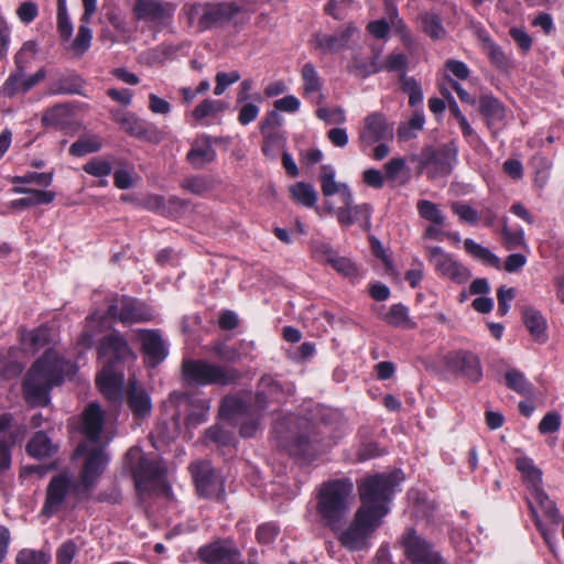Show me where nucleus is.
<instances>
[{
  "instance_id": "6e6552de",
  "label": "nucleus",
  "mask_w": 564,
  "mask_h": 564,
  "mask_svg": "<svg viewBox=\"0 0 564 564\" xmlns=\"http://www.w3.org/2000/svg\"><path fill=\"white\" fill-rule=\"evenodd\" d=\"M124 466L134 481L135 490L143 494L165 475L164 468L155 459L149 458L141 447L133 446L124 455Z\"/></svg>"
},
{
  "instance_id": "b1692460",
  "label": "nucleus",
  "mask_w": 564,
  "mask_h": 564,
  "mask_svg": "<svg viewBox=\"0 0 564 564\" xmlns=\"http://www.w3.org/2000/svg\"><path fill=\"white\" fill-rule=\"evenodd\" d=\"M124 369L102 367L96 377L101 394L113 405H120L123 399Z\"/></svg>"
},
{
  "instance_id": "423d86ee",
  "label": "nucleus",
  "mask_w": 564,
  "mask_h": 564,
  "mask_svg": "<svg viewBox=\"0 0 564 564\" xmlns=\"http://www.w3.org/2000/svg\"><path fill=\"white\" fill-rule=\"evenodd\" d=\"M281 444L290 456L307 462L316 459L328 447L319 427L307 421L300 425L296 433L284 437Z\"/></svg>"
},
{
  "instance_id": "79ce46f5",
  "label": "nucleus",
  "mask_w": 564,
  "mask_h": 564,
  "mask_svg": "<svg viewBox=\"0 0 564 564\" xmlns=\"http://www.w3.org/2000/svg\"><path fill=\"white\" fill-rule=\"evenodd\" d=\"M289 192L294 202L305 207H313L317 202V193L310 183L297 182L290 186Z\"/></svg>"
},
{
  "instance_id": "7ed1b4c3",
  "label": "nucleus",
  "mask_w": 564,
  "mask_h": 564,
  "mask_svg": "<svg viewBox=\"0 0 564 564\" xmlns=\"http://www.w3.org/2000/svg\"><path fill=\"white\" fill-rule=\"evenodd\" d=\"M354 484L349 478H336L322 482L316 492V516L318 523L340 535L344 531L349 499Z\"/></svg>"
},
{
  "instance_id": "ea45409f",
  "label": "nucleus",
  "mask_w": 564,
  "mask_h": 564,
  "mask_svg": "<svg viewBox=\"0 0 564 564\" xmlns=\"http://www.w3.org/2000/svg\"><path fill=\"white\" fill-rule=\"evenodd\" d=\"M377 59V55H373L370 59H365L358 55H355L347 66V70L358 77L366 78L382 70V65L379 64Z\"/></svg>"
},
{
  "instance_id": "774afa93",
  "label": "nucleus",
  "mask_w": 564,
  "mask_h": 564,
  "mask_svg": "<svg viewBox=\"0 0 564 564\" xmlns=\"http://www.w3.org/2000/svg\"><path fill=\"white\" fill-rule=\"evenodd\" d=\"M263 137L262 153L265 156H273L275 150L282 144L283 138L280 131L261 132Z\"/></svg>"
},
{
  "instance_id": "2eb2a0df",
  "label": "nucleus",
  "mask_w": 564,
  "mask_h": 564,
  "mask_svg": "<svg viewBox=\"0 0 564 564\" xmlns=\"http://www.w3.org/2000/svg\"><path fill=\"white\" fill-rule=\"evenodd\" d=\"M447 371L471 383L482 379V367L479 357L470 350L457 349L447 352L443 359Z\"/></svg>"
},
{
  "instance_id": "6ab92c4d",
  "label": "nucleus",
  "mask_w": 564,
  "mask_h": 564,
  "mask_svg": "<svg viewBox=\"0 0 564 564\" xmlns=\"http://www.w3.org/2000/svg\"><path fill=\"white\" fill-rule=\"evenodd\" d=\"M197 558L204 564H245L242 554L228 539H217L197 550Z\"/></svg>"
},
{
  "instance_id": "6e6d98bb",
  "label": "nucleus",
  "mask_w": 564,
  "mask_h": 564,
  "mask_svg": "<svg viewBox=\"0 0 564 564\" xmlns=\"http://www.w3.org/2000/svg\"><path fill=\"white\" fill-rule=\"evenodd\" d=\"M319 183L324 196H333L341 189L335 181V170L330 165H323L321 169Z\"/></svg>"
},
{
  "instance_id": "f3484780",
  "label": "nucleus",
  "mask_w": 564,
  "mask_h": 564,
  "mask_svg": "<svg viewBox=\"0 0 564 564\" xmlns=\"http://www.w3.org/2000/svg\"><path fill=\"white\" fill-rule=\"evenodd\" d=\"M175 7L161 0H135L132 13L135 20L153 25L156 30L166 26L174 14Z\"/></svg>"
},
{
  "instance_id": "f03ea898",
  "label": "nucleus",
  "mask_w": 564,
  "mask_h": 564,
  "mask_svg": "<svg viewBox=\"0 0 564 564\" xmlns=\"http://www.w3.org/2000/svg\"><path fill=\"white\" fill-rule=\"evenodd\" d=\"M73 370L70 361L53 349H47L31 366L23 381L24 398L28 403L45 406L50 402V392L64 382L65 376Z\"/></svg>"
},
{
  "instance_id": "cd10ccee",
  "label": "nucleus",
  "mask_w": 564,
  "mask_h": 564,
  "mask_svg": "<svg viewBox=\"0 0 564 564\" xmlns=\"http://www.w3.org/2000/svg\"><path fill=\"white\" fill-rule=\"evenodd\" d=\"M217 153L213 148V138L204 134L192 143L186 160L194 169H202L205 164L216 160Z\"/></svg>"
},
{
  "instance_id": "a211bd4d",
  "label": "nucleus",
  "mask_w": 564,
  "mask_h": 564,
  "mask_svg": "<svg viewBox=\"0 0 564 564\" xmlns=\"http://www.w3.org/2000/svg\"><path fill=\"white\" fill-rule=\"evenodd\" d=\"M457 151L443 144L440 148H425L421 154V164L426 169V176L430 180L448 176L456 162Z\"/></svg>"
},
{
  "instance_id": "f8f14e48",
  "label": "nucleus",
  "mask_w": 564,
  "mask_h": 564,
  "mask_svg": "<svg viewBox=\"0 0 564 564\" xmlns=\"http://www.w3.org/2000/svg\"><path fill=\"white\" fill-rule=\"evenodd\" d=\"M188 470L198 497L216 501L225 499L224 481L209 460L193 462Z\"/></svg>"
},
{
  "instance_id": "a878e982",
  "label": "nucleus",
  "mask_w": 564,
  "mask_h": 564,
  "mask_svg": "<svg viewBox=\"0 0 564 564\" xmlns=\"http://www.w3.org/2000/svg\"><path fill=\"white\" fill-rule=\"evenodd\" d=\"M479 112L487 128L496 134L506 118V108L502 102L491 95H484L479 98Z\"/></svg>"
},
{
  "instance_id": "de8ad7c7",
  "label": "nucleus",
  "mask_w": 564,
  "mask_h": 564,
  "mask_svg": "<svg viewBox=\"0 0 564 564\" xmlns=\"http://www.w3.org/2000/svg\"><path fill=\"white\" fill-rule=\"evenodd\" d=\"M502 245L507 250H517L519 248H527L524 239V232L522 229L512 231L507 224V219H503L501 228Z\"/></svg>"
},
{
  "instance_id": "a19ab883",
  "label": "nucleus",
  "mask_w": 564,
  "mask_h": 564,
  "mask_svg": "<svg viewBox=\"0 0 564 564\" xmlns=\"http://www.w3.org/2000/svg\"><path fill=\"white\" fill-rule=\"evenodd\" d=\"M505 383L510 390L522 397L529 398L533 395V384L525 378L523 372L517 369H511L506 372Z\"/></svg>"
},
{
  "instance_id": "473e14b6",
  "label": "nucleus",
  "mask_w": 564,
  "mask_h": 564,
  "mask_svg": "<svg viewBox=\"0 0 564 564\" xmlns=\"http://www.w3.org/2000/svg\"><path fill=\"white\" fill-rule=\"evenodd\" d=\"M516 468L521 473L530 494L543 488L542 470L534 465L532 458L523 456L516 459Z\"/></svg>"
},
{
  "instance_id": "aec40b11",
  "label": "nucleus",
  "mask_w": 564,
  "mask_h": 564,
  "mask_svg": "<svg viewBox=\"0 0 564 564\" xmlns=\"http://www.w3.org/2000/svg\"><path fill=\"white\" fill-rule=\"evenodd\" d=\"M113 120L130 137L150 143H159L162 140V132L154 123L139 118L133 112L118 110L113 113Z\"/></svg>"
},
{
  "instance_id": "5701e85b",
  "label": "nucleus",
  "mask_w": 564,
  "mask_h": 564,
  "mask_svg": "<svg viewBox=\"0 0 564 564\" xmlns=\"http://www.w3.org/2000/svg\"><path fill=\"white\" fill-rule=\"evenodd\" d=\"M140 343V350L144 362L152 368L159 366L167 357L169 350L159 329H143L135 332Z\"/></svg>"
},
{
  "instance_id": "4be33fe9",
  "label": "nucleus",
  "mask_w": 564,
  "mask_h": 564,
  "mask_svg": "<svg viewBox=\"0 0 564 564\" xmlns=\"http://www.w3.org/2000/svg\"><path fill=\"white\" fill-rule=\"evenodd\" d=\"M25 427L13 424L11 413L0 414V474H4L12 462V448L23 437Z\"/></svg>"
},
{
  "instance_id": "052dcab7",
  "label": "nucleus",
  "mask_w": 564,
  "mask_h": 564,
  "mask_svg": "<svg viewBox=\"0 0 564 564\" xmlns=\"http://www.w3.org/2000/svg\"><path fill=\"white\" fill-rule=\"evenodd\" d=\"M451 209L458 216L460 223L475 226L479 220L478 212L464 202H453Z\"/></svg>"
},
{
  "instance_id": "58836bf2",
  "label": "nucleus",
  "mask_w": 564,
  "mask_h": 564,
  "mask_svg": "<svg viewBox=\"0 0 564 564\" xmlns=\"http://www.w3.org/2000/svg\"><path fill=\"white\" fill-rule=\"evenodd\" d=\"M465 251L470 254L473 258L481 261L484 264L492 267L495 269H500L501 262L500 259L491 252L488 248L482 247L477 243L475 240L470 238H466L464 240Z\"/></svg>"
},
{
  "instance_id": "7c9ffc66",
  "label": "nucleus",
  "mask_w": 564,
  "mask_h": 564,
  "mask_svg": "<svg viewBox=\"0 0 564 564\" xmlns=\"http://www.w3.org/2000/svg\"><path fill=\"white\" fill-rule=\"evenodd\" d=\"M25 449L29 456L43 459L53 457L57 453L58 446L52 443L45 432L37 431L28 442Z\"/></svg>"
},
{
  "instance_id": "0e129e2a",
  "label": "nucleus",
  "mask_w": 564,
  "mask_h": 564,
  "mask_svg": "<svg viewBox=\"0 0 564 564\" xmlns=\"http://www.w3.org/2000/svg\"><path fill=\"white\" fill-rule=\"evenodd\" d=\"M562 423L561 414L556 411L547 412L538 425V430L541 434H551L560 430Z\"/></svg>"
},
{
  "instance_id": "13d9d810",
  "label": "nucleus",
  "mask_w": 564,
  "mask_h": 564,
  "mask_svg": "<svg viewBox=\"0 0 564 564\" xmlns=\"http://www.w3.org/2000/svg\"><path fill=\"white\" fill-rule=\"evenodd\" d=\"M50 561V553L33 549H22L18 552L15 557L17 564H48Z\"/></svg>"
},
{
  "instance_id": "2f4dec72",
  "label": "nucleus",
  "mask_w": 564,
  "mask_h": 564,
  "mask_svg": "<svg viewBox=\"0 0 564 564\" xmlns=\"http://www.w3.org/2000/svg\"><path fill=\"white\" fill-rule=\"evenodd\" d=\"M239 11L240 8L235 2H223L210 6L200 17L199 23L204 26H209L212 24L226 22L231 20Z\"/></svg>"
},
{
  "instance_id": "f704fd0d",
  "label": "nucleus",
  "mask_w": 564,
  "mask_h": 564,
  "mask_svg": "<svg viewBox=\"0 0 564 564\" xmlns=\"http://www.w3.org/2000/svg\"><path fill=\"white\" fill-rule=\"evenodd\" d=\"M219 413L226 419H236L249 416L251 414L257 415V410L253 404H248L241 398L238 397H225L221 400Z\"/></svg>"
},
{
  "instance_id": "f257e3e1",
  "label": "nucleus",
  "mask_w": 564,
  "mask_h": 564,
  "mask_svg": "<svg viewBox=\"0 0 564 564\" xmlns=\"http://www.w3.org/2000/svg\"><path fill=\"white\" fill-rule=\"evenodd\" d=\"M399 479L395 473L367 475L357 480L360 506L345 531L338 536L339 543L348 551L366 547L368 539L381 527L390 512Z\"/></svg>"
},
{
  "instance_id": "37998d69",
  "label": "nucleus",
  "mask_w": 564,
  "mask_h": 564,
  "mask_svg": "<svg viewBox=\"0 0 564 564\" xmlns=\"http://www.w3.org/2000/svg\"><path fill=\"white\" fill-rule=\"evenodd\" d=\"M419 216L435 225H446V216L440 209L438 205L429 199H419L416 203Z\"/></svg>"
},
{
  "instance_id": "c03bdc74",
  "label": "nucleus",
  "mask_w": 564,
  "mask_h": 564,
  "mask_svg": "<svg viewBox=\"0 0 564 564\" xmlns=\"http://www.w3.org/2000/svg\"><path fill=\"white\" fill-rule=\"evenodd\" d=\"M37 52L35 41H26L22 44L20 50L14 54V69L15 72L26 73L31 62L34 59Z\"/></svg>"
},
{
  "instance_id": "49530a36",
  "label": "nucleus",
  "mask_w": 564,
  "mask_h": 564,
  "mask_svg": "<svg viewBox=\"0 0 564 564\" xmlns=\"http://www.w3.org/2000/svg\"><path fill=\"white\" fill-rule=\"evenodd\" d=\"M281 532V527L276 521H267L259 524L256 529V541L263 546L273 544Z\"/></svg>"
},
{
  "instance_id": "9b49d317",
  "label": "nucleus",
  "mask_w": 564,
  "mask_h": 564,
  "mask_svg": "<svg viewBox=\"0 0 564 564\" xmlns=\"http://www.w3.org/2000/svg\"><path fill=\"white\" fill-rule=\"evenodd\" d=\"M97 355L102 367L108 368L124 369L127 364L137 359L128 339L117 329H112L100 338L97 345Z\"/></svg>"
},
{
  "instance_id": "bf43d9fd",
  "label": "nucleus",
  "mask_w": 564,
  "mask_h": 564,
  "mask_svg": "<svg viewBox=\"0 0 564 564\" xmlns=\"http://www.w3.org/2000/svg\"><path fill=\"white\" fill-rule=\"evenodd\" d=\"M53 172L37 173L26 172L24 175H17L11 178L12 184H37L47 187L53 182Z\"/></svg>"
},
{
  "instance_id": "4468645a",
  "label": "nucleus",
  "mask_w": 564,
  "mask_h": 564,
  "mask_svg": "<svg viewBox=\"0 0 564 564\" xmlns=\"http://www.w3.org/2000/svg\"><path fill=\"white\" fill-rule=\"evenodd\" d=\"M76 454H86L79 471V485L82 486V492H89L105 473L109 463V456L102 447H95L87 452V447L84 444L77 446Z\"/></svg>"
},
{
  "instance_id": "4d7b16f0",
  "label": "nucleus",
  "mask_w": 564,
  "mask_h": 564,
  "mask_svg": "<svg viewBox=\"0 0 564 564\" xmlns=\"http://www.w3.org/2000/svg\"><path fill=\"white\" fill-rule=\"evenodd\" d=\"M224 110V102L215 99H204L193 110L195 120L200 121L207 117H214Z\"/></svg>"
},
{
  "instance_id": "3c124183",
  "label": "nucleus",
  "mask_w": 564,
  "mask_h": 564,
  "mask_svg": "<svg viewBox=\"0 0 564 564\" xmlns=\"http://www.w3.org/2000/svg\"><path fill=\"white\" fill-rule=\"evenodd\" d=\"M209 350L220 360L234 362L241 358L239 348L229 346L225 340L216 339L210 343Z\"/></svg>"
},
{
  "instance_id": "dca6fc26",
  "label": "nucleus",
  "mask_w": 564,
  "mask_h": 564,
  "mask_svg": "<svg viewBox=\"0 0 564 564\" xmlns=\"http://www.w3.org/2000/svg\"><path fill=\"white\" fill-rule=\"evenodd\" d=\"M393 130V123L388 121L384 113L376 111L366 116L358 135L361 152L367 153L377 142L392 140Z\"/></svg>"
},
{
  "instance_id": "e433bc0d",
  "label": "nucleus",
  "mask_w": 564,
  "mask_h": 564,
  "mask_svg": "<svg viewBox=\"0 0 564 564\" xmlns=\"http://www.w3.org/2000/svg\"><path fill=\"white\" fill-rule=\"evenodd\" d=\"M382 321L395 328L413 329L415 327V323L410 318L409 308L402 303L392 304L382 316Z\"/></svg>"
},
{
  "instance_id": "c756f323",
  "label": "nucleus",
  "mask_w": 564,
  "mask_h": 564,
  "mask_svg": "<svg viewBox=\"0 0 564 564\" xmlns=\"http://www.w3.org/2000/svg\"><path fill=\"white\" fill-rule=\"evenodd\" d=\"M523 323L532 338L540 344L547 340L546 321L540 311L532 306H525L521 311Z\"/></svg>"
},
{
  "instance_id": "5fc2aeb1",
  "label": "nucleus",
  "mask_w": 564,
  "mask_h": 564,
  "mask_svg": "<svg viewBox=\"0 0 564 564\" xmlns=\"http://www.w3.org/2000/svg\"><path fill=\"white\" fill-rule=\"evenodd\" d=\"M423 32L433 40L442 39L445 34L441 18L435 13H425L421 17Z\"/></svg>"
},
{
  "instance_id": "393cba45",
  "label": "nucleus",
  "mask_w": 564,
  "mask_h": 564,
  "mask_svg": "<svg viewBox=\"0 0 564 564\" xmlns=\"http://www.w3.org/2000/svg\"><path fill=\"white\" fill-rule=\"evenodd\" d=\"M46 77L44 67L37 69L34 74L26 76L24 73L12 70L1 86V94L4 97L12 98L19 94H26Z\"/></svg>"
},
{
  "instance_id": "39448f33",
  "label": "nucleus",
  "mask_w": 564,
  "mask_h": 564,
  "mask_svg": "<svg viewBox=\"0 0 564 564\" xmlns=\"http://www.w3.org/2000/svg\"><path fill=\"white\" fill-rule=\"evenodd\" d=\"M533 501L527 498V505L529 514L534 523L535 529L541 534L544 543L547 545L552 553H555L556 531L551 530L543 522L541 516L538 512L540 508L544 518L552 524L558 525L564 522V517L561 514L560 509L554 500L550 498L544 488L538 489L531 494Z\"/></svg>"
},
{
  "instance_id": "9d476101",
  "label": "nucleus",
  "mask_w": 564,
  "mask_h": 564,
  "mask_svg": "<svg viewBox=\"0 0 564 564\" xmlns=\"http://www.w3.org/2000/svg\"><path fill=\"white\" fill-rule=\"evenodd\" d=\"M105 317L122 325H133L151 322L155 314L145 302L130 295L116 294L108 303Z\"/></svg>"
},
{
  "instance_id": "09e8293b",
  "label": "nucleus",
  "mask_w": 564,
  "mask_h": 564,
  "mask_svg": "<svg viewBox=\"0 0 564 564\" xmlns=\"http://www.w3.org/2000/svg\"><path fill=\"white\" fill-rule=\"evenodd\" d=\"M83 171L94 177H106L111 174V161L104 156H95L83 165Z\"/></svg>"
},
{
  "instance_id": "c9c22d12",
  "label": "nucleus",
  "mask_w": 564,
  "mask_h": 564,
  "mask_svg": "<svg viewBox=\"0 0 564 564\" xmlns=\"http://www.w3.org/2000/svg\"><path fill=\"white\" fill-rule=\"evenodd\" d=\"M186 403L189 406V411L185 417V424L188 427H196L207 420V413L209 411L208 400L191 395L186 397Z\"/></svg>"
},
{
  "instance_id": "603ef678",
  "label": "nucleus",
  "mask_w": 564,
  "mask_h": 564,
  "mask_svg": "<svg viewBox=\"0 0 564 564\" xmlns=\"http://www.w3.org/2000/svg\"><path fill=\"white\" fill-rule=\"evenodd\" d=\"M303 89L305 95L319 93L322 89L321 78L312 63L304 64L302 68Z\"/></svg>"
},
{
  "instance_id": "69168bd1",
  "label": "nucleus",
  "mask_w": 564,
  "mask_h": 564,
  "mask_svg": "<svg viewBox=\"0 0 564 564\" xmlns=\"http://www.w3.org/2000/svg\"><path fill=\"white\" fill-rule=\"evenodd\" d=\"M78 552L74 540H66L56 550V564H70Z\"/></svg>"
},
{
  "instance_id": "864d4df0",
  "label": "nucleus",
  "mask_w": 564,
  "mask_h": 564,
  "mask_svg": "<svg viewBox=\"0 0 564 564\" xmlns=\"http://www.w3.org/2000/svg\"><path fill=\"white\" fill-rule=\"evenodd\" d=\"M401 90L409 96V105L415 107L423 101V91L421 85L413 77H406L404 74L400 78Z\"/></svg>"
},
{
  "instance_id": "0eeeda50",
  "label": "nucleus",
  "mask_w": 564,
  "mask_h": 564,
  "mask_svg": "<svg viewBox=\"0 0 564 564\" xmlns=\"http://www.w3.org/2000/svg\"><path fill=\"white\" fill-rule=\"evenodd\" d=\"M395 545L402 550L410 564H448L435 544L421 535L414 527H406Z\"/></svg>"
},
{
  "instance_id": "412c9836",
  "label": "nucleus",
  "mask_w": 564,
  "mask_h": 564,
  "mask_svg": "<svg viewBox=\"0 0 564 564\" xmlns=\"http://www.w3.org/2000/svg\"><path fill=\"white\" fill-rule=\"evenodd\" d=\"M426 257L433 263L440 276L447 278L458 284L465 283L470 276L469 270L440 246L426 248Z\"/></svg>"
},
{
  "instance_id": "ddd939ff",
  "label": "nucleus",
  "mask_w": 564,
  "mask_h": 564,
  "mask_svg": "<svg viewBox=\"0 0 564 564\" xmlns=\"http://www.w3.org/2000/svg\"><path fill=\"white\" fill-rule=\"evenodd\" d=\"M82 492V486L67 470L54 475L47 484L41 514L51 518L63 507L69 492Z\"/></svg>"
},
{
  "instance_id": "338daca9",
  "label": "nucleus",
  "mask_w": 564,
  "mask_h": 564,
  "mask_svg": "<svg viewBox=\"0 0 564 564\" xmlns=\"http://www.w3.org/2000/svg\"><path fill=\"white\" fill-rule=\"evenodd\" d=\"M240 79V74L238 70H232L229 73L218 72L215 76V88L214 94L216 96H220L225 93L228 86L237 83Z\"/></svg>"
},
{
  "instance_id": "8fccbe9b",
  "label": "nucleus",
  "mask_w": 564,
  "mask_h": 564,
  "mask_svg": "<svg viewBox=\"0 0 564 564\" xmlns=\"http://www.w3.org/2000/svg\"><path fill=\"white\" fill-rule=\"evenodd\" d=\"M50 329L45 326H40L23 336V344L33 351H37L50 343Z\"/></svg>"
},
{
  "instance_id": "680f3d73",
  "label": "nucleus",
  "mask_w": 564,
  "mask_h": 564,
  "mask_svg": "<svg viewBox=\"0 0 564 564\" xmlns=\"http://www.w3.org/2000/svg\"><path fill=\"white\" fill-rule=\"evenodd\" d=\"M57 30L61 37L68 40L73 33V24L68 18L64 0L57 2Z\"/></svg>"
},
{
  "instance_id": "1a4fd4ad",
  "label": "nucleus",
  "mask_w": 564,
  "mask_h": 564,
  "mask_svg": "<svg viewBox=\"0 0 564 564\" xmlns=\"http://www.w3.org/2000/svg\"><path fill=\"white\" fill-rule=\"evenodd\" d=\"M294 392L295 386L292 381L270 373L261 376L256 386L253 401L257 416H260L270 406L279 409L288 402Z\"/></svg>"
},
{
  "instance_id": "4c0bfd02",
  "label": "nucleus",
  "mask_w": 564,
  "mask_h": 564,
  "mask_svg": "<svg viewBox=\"0 0 564 564\" xmlns=\"http://www.w3.org/2000/svg\"><path fill=\"white\" fill-rule=\"evenodd\" d=\"M102 149V139L97 134L80 135L68 149L72 156L82 158Z\"/></svg>"
},
{
  "instance_id": "20e7f679",
  "label": "nucleus",
  "mask_w": 564,
  "mask_h": 564,
  "mask_svg": "<svg viewBox=\"0 0 564 564\" xmlns=\"http://www.w3.org/2000/svg\"><path fill=\"white\" fill-rule=\"evenodd\" d=\"M182 378L189 386H229L236 383L241 378V373L236 368L212 364L204 359H184Z\"/></svg>"
},
{
  "instance_id": "e2e57ef3",
  "label": "nucleus",
  "mask_w": 564,
  "mask_h": 564,
  "mask_svg": "<svg viewBox=\"0 0 564 564\" xmlns=\"http://www.w3.org/2000/svg\"><path fill=\"white\" fill-rule=\"evenodd\" d=\"M93 39L91 30L87 25H80L78 28L77 35L72 43L73 50L78 54L83 55L90 47Z\"/></svg>"
},
{
  "instance_id": "72a5a7b5",
  "label": "nucleus",
  "mask_w": 564,
  "mask_h": 564,
  "mask_svg": "<svg viewBox=\"0 0 564 564\" xmlns=\"http://www.w3.org/2000/svg\"><path fill=\"white\" fill-rule=\"evenodd\" d=\"M85 80L75 72H68L56 77L51 84L54 95H82Z\"/></svg>"
},
{
  "instance_id": "a18cd8bd",
  "label": "nucleus",
  "mask_w": 564,
  "mask_h": 564,
  "mask_svg": "<svg viewBox=\"0 0 564 564\" xmlns=\"http://www.w3.org/2000/svg\"><path fill=\"white\" fill-rule=\"evenodd\" d=\"M326 262L344 276L355 278L358 275L356 264L346 257L337 256L332 249L326 252Z\"/></svg>"
},
{
  "instance_id": "c85d7f7f",
  "label": "nucleus",
  "mask_w": 564,
  "mask_h": 564,
  "mask_svg": "<svg viewBox=\"0 0 564 564\" xmlns=\"http://www.w3.org/2000/svg\"><path fill=\"white\" fill-rule=\"evenodd\" d=\"M104 412L98 403H90L82 414V434L91 442H97L104 427Z\"/></svg>"
},
{
  "instance_id": "bb28decb",
  "label": "nucleus",
  "mask_w": 564,
  "mask_h": 564,
  "mask_svg": "<svg viewBox=\"0 0 564 564\" xmlns=\"http://www.w3.org/2000/svg\"><path fill=\"white\" fill-rule=\"evenodd\" d=\"M126 401L134 420H142L150 415L152 410L151 398L135 381H129Z\"/></svg>"
}]
</instances>
